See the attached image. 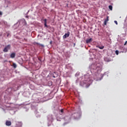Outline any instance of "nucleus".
Wrapping results in <instances>:
<instances>
[{
	"label": "nucleus",
	"mask_w": 127,
	"mask_h": 127,
	"mask_svg": "<svg viewBox=\"0 0 127 127\" xmlns=\"http://www.w3.org/2000/svg\"><path fill=\"white\" fill-rule=\"evenodd\" d=\"M10 49L11 45H8L7 46L5 47V48H4V50H3V52H4V53H7L9 50H10Z\"/></svg>",
	"instance_id": "obj_1"
},
{
	"label": "nucleus",
	"mask_w": 127,
	"mask_h": 127,
	"mask_svg": "<svg viewBox=\"0 0 127 127\" xmlns=\"http://www.w3.org/2000/svg\"><path fill=\"white\" fill-rule=\"evenodd\" d=\"M69 35H70V33L69 32H68L67 33L64 35L63 38V39H66V38L69 37Z\"/></svg>",
	"instance_id": "obj_2"
},
{
	"label": "nucleus",
	"mask_w": 127,
	"mask_h": 127,
	"mask_svg": "<svg viewBox=\"0 0 127 127\" xmlns=\"http://www.w3.org/2000/svg\"><path fill=\"white\" fill-rule=\"evenodd\" d=\"M44 27L48 28V26L47 25V19H44Z\"/></svg>",
	"instance_id": "obj_3"
},
{
	"label": "nucleus",
	"mask_w": 127,
	"mask_h": 127,
	"mask_svg": "<svg viewBox=\"0 0 127 127\" xmlns=\"http://www.w3.org/2000/svg\"><path fill=\"white\" fill-rule=\"evenodd\" d=\"M109 21V17H107V19H106L104 21V25H107L108 22Z\"/></svg>",
	"instance_id": "obj_4"
},
{
	"label": "nucleus",
	"mask_w": 127,
	"mask_h": 127,
	"mask_svg": "<svg viewBox=\"0 0 127 127\" xmlns=\"http://www.w3.org/2000/svg\"><path fill=\"white\" fill-rule=\"evenodd\" d=\"M11 125V122L9 121H6V126H10Z\"/></svg>",
	"instance_id": "obj_5"
},
{
	"label": "nucleus",
	"mask_w": 127,
	"mask_h": 127,
	"mask_svg": "<svg viewBox=\"0 0 127 127\" xmlns=\"http://www.w3.org/2000/svg\"><path fill=\"white\" fill-rule=\"evenodd\" d=\"M15 57V53H14L11 54V55H10V57L12 59L14 58Z\"/></svg>",
	"instance_id": "obj_6"
},
{
	"label": "nucleus",
	"mask_w": 127,
	"mask_h": 127,
	"mask_svg": "<svg viewBox=\"0 0 127 127\" xmlns=\"http://www.w3.org/2000/svg\"><path fill=\"white\" fill-rule=\"evenodd\" d=\"M92 39L90 38L89 39L87 40L86 41V43L88 44V43H90L91 42H92Z\"/></svg>",
	"instance_id": "obj_7"
},
{
	"label": "nucleus",
	"mask_w": 127,
	"mask_h": 127,
	"mask_svg": "<svg viewBox=\"0 0 127 127\" xmlns=\"http://www.w3.org/2000/svg\"><path fill=\"white\" fill-rule=\"evenodd\" d=\"M97 48H99V49H101V50H103V49H104L105 47H104V46H101V47H100V46H97Z\"/></svg>",
	"instance_id": "obj_8"
},
{
	"label": "nucleus",
	"mask_w": 127,
	"mask_h": 127,
	"mask_svg": "<svg viewBox=\"0 0 127 127\" xmlns=\"http://www.w3.org/2000/svg\"><path fill=\"white\" fill-rule=\"evenodd\" d=\"M109 8L110 10H113V6H112V5H110L109 6Z\"/></svg>",
	"instance_id": "obj_9"
},
{
	"label": "nucleus",
	"mask_w": 127,
	"mask_h": 127,
	"mask_svg": "<svg viewBox=\"0 0 127 127\" xmlns=\"http://www.w3.org/2000/svg\"><path fill=\"white\" fill-rule=\"evenodd\" d=\"M13 67L15 68L17 67V65L15 64H13Z\"/></svg>",
	"instance_id": "obj_10"
},
{
	"label": "nucleus",
	"mask_w": 127,
	"mask_h": 127,
	"mask_svg": "<svg viewBox=\"0 0 127 127\" xmlns=\"http://www.w3.org/2000/svg\"><path fill=\"white\" fill-rule=\"evenodd\" d=\"M35 44H37V45H40L41 47H44L43 45L40 44H39L38 43H36Z\"/></svg>",
	"instance_id": "obj_11"
},
{
	"label": "nucleus",
	"mask_w": 127,
	"mask_h": 127,
	"mask_svg": "<svg viewBox=\"0 0 127 127\" xmlns=\"http://www.w3.org/2000/svg\"><path fill=\"white\" fill-rule=\"evenodd\" d=\"M115 53H116V54L117 55H118L119 54V51H116Z\"/></svg>",
	"instance_id": "obj_12"
},
{
	"label": "nucleus",
	"mask_w": 127,
	"mask_h": 127,
	"mask_svg": "<svg viewBox=\"0 0 127 127\" xmlns=\"http://www.w3.org/2000/svg\"><path fill=\"white\" fill-rule=\"evenodd\" d=\"M114 22L116 24V25H118V23L117 21H114Z\"/></svg>",
	"instance_id": "obj_13"
},
{
	"label": "nucleus",
	"mask_w": 127,
	"mask_h": 127,
	"mask_svg": "<svg viewBox=\"0 0 127 127\" xmlns=\"http://www.w3.org/2000/svg\"><path fill=\"white\" fill-rule=\"evenodd\" d=\"M64 109H62V110H61V113H63L64 112Z\"/></svg>",
	"instance_id": "obj_14"
},
{
	"label": "nucleus",
	"mask_w": 127,
	"mask_h": 127,
	"mask_svg": "<svg viewBox=\"0 0 127 127\" xmlns=\"http://www.w3.org/2000/svg\"><path fill=\"white\" fill-rule=\"evenodd\" d=\"M127 41H126V42H125V44H124V46L127 45Z\"/></svg>",
	"instance_id": "obj_15"
},
{
	"label": "nucleus",
	"mask_w": 127,
	"mask_h": 127,
	"mask_svg": "<svg viewBox=\"0 0 127 127\" xmlns=\"http://www.w3.org/2000/svg\"><path fill=\"white\" fill-rule=\"evenodd\" d=\"M2 15V13L1 12V11H0V15Z\"/></svg>",
	"instance_id": "obj_16"
},
{
	"label": "nucleus",
	"mask_w": 127,
	"mask_h": 127,
	"mask_svg": "<svg viewBox=\"0 0 127 127\" xmlns=\"http://www.w3.org/2000/svg\"><path fill=\"white\" fill-rule=\"evenodd\" d=\"M9 35V34H7V37H8Z\"/></svg>",
	"instance_id": "obj_17"
},
{
	"label": "nucleus",
	"mask_w": 127,
	"mask_h": 127,
	"mask_svg": "<svg viewBox=\"0 0 127 127\" xmlns=\"http://www.w3.org/2000/svg\"><path fill=\"white\" fill-rule=\"evenodd\" d=\"M49 82L51 83V85H52V82L51 81H50Z\"/></svg>",
	"instance_id": "obj_18"
},
{
	"label": "nucleus",
	"mask_w": 127,
	"mask_h": 127,
	"mask_svg": "<svg viewBox=\"0 0 127 127\" xmlns=\"http://www.w3.org/2000/svg\"><path fill=\"white\" fill-rule=\"evenodd\" d=\"M106 59H105L104 60H105V61H107Z\"/></svg>",
	"instance_id": "obj_19"
},
{
	"label": "nucleus",
	"mask_w": 127,
	"mask_h": 127,
	"mask_svg": "<svg viewBox=\"0 0 127 127\" xmlns=\"http://www.w3.org/2000/svg\"><path fill=\"white\" fill-rule=\"evenodd\" d=\"M55 1H57V0H55Z\"/></svg>",
	"instance_id": "obj_20"
}]
</instances>
